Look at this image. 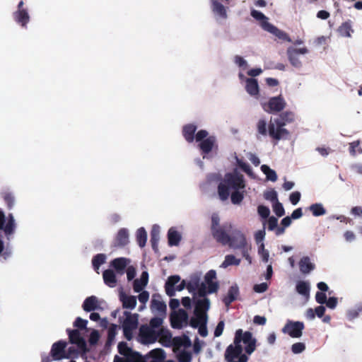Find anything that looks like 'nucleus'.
Listing matches in <instances>:
<instances>
[{"mask_svg":"<svg viewBox=\"0 0 362 362\" xmlns=\"http://www.w3.org/2000/svg\"><path fill=\"white\" fill-rule=\"evenodd\" d=\"M308 53V49L307 47H303L300 48H295L291 47L287 49V54L288 56V59L291 64L296 67L299 68L302 65V62L300 60L299 55H305Z\"/></svg>","mask_w":362,"mask_h":362,"instance_id":"obj_16","label":"nucleus"},{"mask_svg":"<svg viewBox=\"0 0 362 362\" xmlns=\"http://www.w3.org/2000/svg\"><path fill=\"white\" fill-rule=\"evenodd\" d=\"M228 245L235 249H241L247 245V240L243 232L233 225Z\"/></svg>","mask_w":362,"mask_h":362,"instance_id":"obj_12","label":"nucleus"},{"mask_svg":"<svg viewBox=\"0 0 362 362\" xmlns=\"http://www.w3.org/2000/svg\"><path fill=\"white\" fill-rule=\"evenodd\" d=\"M256 347V339L249 332H243L238 329L235 332L233 345H230L226 351V359L228 362H232L233 359L245 351L250 355L254 352Z\"/></svg>","mask_w":362,"mask_h":362,"instance_id":"obj_4","label":"nucleus"},{"mask_svg":"<svg viewBox=\"0 0 362 362\" xmlns=\"http://www.w3.org/2000/svg\"><path fill=\"white\" fill-rule=\"evenodd\" d=\"M179 283L175 288V291H181L187 288L188 291L192 294L195 303L197 300L206 298L207 294L215 293L218 289L215 270L209 271L205 274L204 281H201L199 276L194 275L191 276L187 283L184 280Z\"/></svg>","mask_w":362,"mask_h":362,"instance_id":"obj_3","label":"nucleus"},{"mask_svg":"<svg viewBox=\"0 0 362 362\" xmlns=\"http://www.w3.org/2000/svg\"><path fill=\"white\" fill-rule=\"evenodd\" d=\"M238 287L235 285L232 286L228 290L227 296L224 298L223 302L226 306H228L233 301H234L238 295Z\"/></svg>","mask_w":362,"mask_h":362,"instance_id":"obj_35","label":"nucleus"},{"mask_svg":"<svg viewBox=\"0 0 362 362\" xmlns=\"http://www.w3.org/2000/svg\"><path fill=\"white\" fill-rule=\"evenodd\" d=\"M244 88L247 93L252 98L259 100L260 97V88L255 78H248L246 80V83L244 84Z\"/></svg>","mask_w":362,"mask_h":362,"instance_id":"obj_21","label":"nucleus"},{"mask_svg":"<svg viewBox=\"0 0 362 362\" xmlns=\"http://www.w3.org/2000/svg\"><path fill=\"white\" fill-rule=\"evenodd\" d=\"M362 310V305H357L354 308L350 309L347 312V317L349 320H354L358 317L359 313Z\"/></svg>","mask_w":362,"mask_h":362,"instance_id":"obj_52","label":"nucleus"},{"mask_svg":"<svg viewBox=\"0 0 362 362\" xmlns=\"http://www.w3.org/2000/svg\"><path fill=\"white\" fill-rule=\"evenodd\" d=\"M188 322V315L184 310L175 312L171 317L172 326L175 328H181Z\"/></svg>","mask_w":362,"mask_h":362,"instance_id":"obj_22","label":"nucleus"},{"mask_svg":"<svg viewBox=\"0 0 362 362\" xmlns=\"http://www.w3.org/2000/svg\"><path fill=\"white\" fill-rule=\"evenodd\" d=\"M118 350L120 354L134 359V362L139 356V353L134 352L124 342H121L118 344Z\"/></svg>","mask_w":362,"mask_h":362,"instance_id":"obj_28","label":"nucleus"},{"mask_svg":"<svg viewBox=\"0 0 362 362\" xmlns=\"http://www.w3.org/2000/svg\"><path fill=\"white\" fill-rule=\"evenodd\" d=\"M246 182L244 175L236 169L226 173L218 185V194L221 201L230 197L233 204L240 205L245 194Z\"/></svg>","mask_w":362,"mask_h":362,"instance_id":"obj_1","label":"nucleus"},{"mask_svg":"<svg viewBox=\"0 0 362 362\" xmlns=\"http://www.w3.org/2000/svg\"><path fill=\"white\" fill-rule=\"evenodd\" d=\"M309 210L312 212L315 216H323L326 214V209L323 205L320 203L312 204L309 206Z\"/></svg>","mask_w":362,"mask_h":362,"instance_id":"obj_43","label":"nucleus"},{"mask_svg":"<svg viewBox=\"0 0 362 362\" xmlns=\"http://www.w3.org/2000/svg\"><path fill=\"white\" fill-rule=\"evenodd\" d=\"M236 161L237 165L248 175L253 176V172L250 166L246 163L243 162L241 159H239L235 153L233 156Z\"/></svg>","mask_w":362,"mask_h":362,"instance_id":"obj_44","label":"nucleus"},{"mask_svg":"<svg viewBox=\"0 0 362 362\" xmlns=\"http://www.w3.org/2000/svg\"><path fill=\"white\" fill-rule=\"evenodd\" d=\"M5 215L4 212L0 210V230H4L6 235L9 236L14 232L16 228L15 220L13 216L10 215L6 223H5Z\"/></svg>","mask_w":362,"mask_h":362,"instance_id":"obj_20","label":"nucleus"},{"mask_svg":"<svg viewBox=\"0 0 362 362\" xmlns=\"http://www.w3.org/2000/svg\"><path fill=\"white\" fill-rule=\"evenodd\" d=\"M272 207L276 216L281 217L284 214L285 211L283 205L279 201L273 203Z\"/></svg>","mask_w":362,"mask_h":362,"instance_id":"obj_57","label":"nucleus"},{"mask_svg":"<svg viewBox=\"0 0 362 362\" xmlns=\"http://www.w3.org/2000/svg\"><path fill=\"white\" fill-rule=\"evenodd\" d=\"M195 141L199 143V147L204 154H207L218 148L216 138L214 136H209L206 130L199 131L195 135Z\"/></svg>","mask_w":362,"mask_h":362,"instance_id":"obj_8","label":"nucleus"},{"mask_svg":"<svg viewBox=\"0 0 362 362\" xmlns=\"http://www.w3.org/2000/svg\"><path fill=\"white\" fill-rule=\"evenodd\" d=\"M296 289L298 293L308 298L310 296V283L305 281H298L296 283Z\"/></svg>","mask_w":362,"mask_h":362,"instance_id":"obj_33","label":"nucleus"},{"mask_svg":"<svg viewBox=\"0 0 362 362\" xmlns=\"http://www.w3.org/2000/svg\"><path fill=\"white\" fill-rule=\"evenodd\" d=\"M261 170L265 175L267 180L272 182H275L277 180V175L276 172L273 169L270 168L268 165H262L261 166Z\"/></svg>","mask_w":362,"mask_h":362,"instance_id":"obj_40","label":"nucleus"},{"mask_svg":"<svg viewBox=\"0 0 362 362\" xmlns=\"http://www.w3.org/2000/svg\"><path fill=\"white\" fill-rule=\"evenodd\" d=\"M191 345V340L185 335L174 338L173 349L175 352H177V358L179 362H191L192 353L185 351V349L189 348Z\"/></svg>","mask_w":362,"mask_h":362,"instance_id":"obj_7","label":"nucleus"},{"mask_svg":"<svg viewBox=\"0 0 362 362\" xmlns=\"http://www.w3.org/2000/svg\"><path fill=\"white\" fill-rule=\"evenodd\" d=\"M219 223V216L217 214H213L211 216V232L221 227Z\"/></svg>","mask_w":362,"mask_h":362,"instance_id":"obj_60","label":"nucleus"},{"mask_svg":"<svg viewBox=\"0 0 362 362\" xmlns=\"http://www.w3.org/2000/svg\"><path fill=\"white\" fill-rule=\"evenodd\" d=\"M303 329L304 325L303 322L288 320L282 329V332L292 338H300L303 335Z\"/></svg>","mask_w":362,"mask_h":362,"instance_id":"obj_15","label":"nucleus"},{"mask_svg":"<svg viewBox=\"0 0 362 362\" xmlns=\"http://www.w3.org/2000/svg\"><path fill=\"white\" fill-rule=\"evenodd\" d=\"M257 213L262 218H267L270 214V210L268 207L260 205L257 208Z\"/></svg>","mask_w":362,"mask_h":362,"instance_id":"obj_58","label":"nucleus"},{"mask_svg":"<svg viewBox=\"0 0 362 362\" xmlns=\"http://www.w3.org/2000/svg\"><path fill=\"white\" fill-rule=\"evenodd\" d=\"M210 308V300L208 298H204L197 300L194 315L192 319L191 324L194 327H199V333L202 337H206L208 331L206 328L207 314L206 312Z\"/></svg>","mask_w":362,"mask_h":362,"instance_id":"obj_5","label":"nucleus"},{"mask_svg":"<svg viewBox=\"0 0 362 362\" xmlns=\"http://www.w3.org/2000/svg\"><path fill=\"white\" fill-rule=\"evenodd\" d=\"M211 9L218 23L225 21L228 18L226 8L218 0H210Z\"/></svg>","mask_w":362,"mask_h":362,"instance_id":"obj_18","label":"nucleus"},{"mask_svg":"<svg viewBox=\"0 0 362 362\" xmlns=\"http://www.w3.org/2000/svg\"><path fill=\"white\" fill-rule=\"evenodd\" d=\"M138 298H139V302L145 305L148 301L149 293L148 291H141Z\"/></svg>","mask_w":362,"mask_h":362,"instance_id":"obj_62","label":"nucleus"},{"mask_svg":"<svg viewBox=\"0 0 362 362\" xmlns=\"http://www.w3.org/2000/svg\"><path fill=\"white\" fill-rule=\"evenodd\" d=\"M159 337L158 331H155L152 327L143 325L139 329V341L144 344H153L157 341Z\"/></svg>","mask_w":362,"mask_h":362,"instance_id":"obj_13","label":"nucleus"},{"mask_svg":"<svg viewBox=\"0 0 362 362\" xmlns=\"http://www.w3.org/2000/svg\"><path fill=\"white\" fill-rule=\"evenodd\" d=\"M163 319L160 317H154L151 319L149 325H146L147 327H152V328L155 331H158V333H160L162 330L165 328L162 326Z\"/></svg>","mask_w":362,"mask_h":362,"instance_id":"obj_47","label":"nucleus"},{"mask_svg":"<svg viewBox=\"0 0 362 362\" xmlns=\"http://www.w3.org/2000/svg\"><path fill=\"white\" fill-rule=\"evenodd\" d=\"M130 263V259L125 257H119L113 259L111 265L120 274H123V270Z\"/></svg>","mask_w":362,"mask_h":362,"instance_id":"obj_31","label":"nucleus"},{"mask_svg":"<svg viewBox=\"0 0 362 362\" xmlns=\"http://www.w3.org/2000/svg\"><path fill=\"white\" fill-rule=\"evenodd\" d=\"M119 299L125 308L134 309L136 305V298L134 296L125 294L122 291L119 292Z\"/></svg>","mask_w":362,"mask_h":362,"instance_id":"obj_27","label":"nucleus"},{"mask_svg":"<svg viewBox=\"0 0 362 362\" xmlns=\"http://www.w3.org/2000/svg\"><path fill=\"white\" fill-rule=\"evenodd\" d=\"M125 319L122 322V328L124 337L127 339L131 340L133 337L134 331L138 326L137 314H131L129 312H124Z\"/></svg>","mask_w":362,"mask_h":362,"instance_id":"obj_11","label":"nucleus"},{"mask_svg":"<svg viewBox=\"0 0 362 362\" xmlns=\"http://www.w3.org/2000/svg\"><path fill=\"white\" fill-rule=\"evenodd\" d=\"M338 31L341 36L350 37L351 36L352 33L354 32L352 29L351 22L346 21L341 24L339 26Z\"/></svg>","mask_w":362,"mask_h":362,"instance_id":"obj_38","label":"nucleus"},{"mask_svg":"<svg viewBox=\"0 0 362 362\" xmlns=\"http://www.w3.org/2000/svg\"><path fill=\"white\" fill-rule=\"evenodd\" d=\"M148 283V273L143 272L140 277L135 279L133 284L134 292L139 293L144 290Z\"/></svg>","mask_w":362,"mask_h":362,"instance_id":"obj_24","label":"nucleus"},{"mask_svg":"<svg viewBox=\"0 0 362 362\" xmlns=\"http://www.w3.org/2000/svg\"><path fill=\"white\" fill-rule=\"evenodd\" d=\"M180 281V277L177 275H174L168 277L165 283V292L169 296H173L175 293V286Z\"/></svg>","mask_w":362,"mask_h":362,"instance_id":"obj_26","label":"nucleus"},{"mask_svg":"<svg viewBox=\"0 0 362 362\" xmlns=\"http://www.w3.org/2000/svg\"><path fill=\"white\" fill-rule=\"evenodd\" d=\"M240 259L236 258L233 255H228L225 257V259L220 267L221 268L226 269L230 265H237L238 266L240 264Z\"/></svg>","mask_w":362,"mask_h":362,"instance_id":"obj_41","label":"nucleus"},{"mask_svg":"<svg viewBox=\"0 0 362 362\" xmlns=\"http://www.w3.org/2000/svg\"><path fill=\"white\" fill-rule=\"evenodd\" d=\"M179 283L175 288V291H181L187 288L188 291L192 294L195 303L197 300L206 298L207 294L215 293L218 289L215 270L209 271L205 274L204 281H201L199 276L194 275L191 276L187 283L184 280Z\"/></svg>","mask_w":362,"mask_h":362,"instance_id":"obj_2","label":"nucleus"},{"mask_svg":"<svg viewBox=\"0 0 362 362\" xmlns=\"http://www.w3.org/2000/svg\"><path fill=\"white\" fill-rule=\"evenodd\" d=\"M257 128L259 134L263 136L269 135V124L264 119L258 121Z\"/></svg>","mask_w":362,"mask_h":362,"instance_id":"obj_46","label":"nucleus"},{"mask_svg":"<svg viewBox=\"0 0 362 362\" xmlns=\"http://www.w3.org/2000/svg\"><path fill=\"white\" fill-rule=\"evenodd\" d=\"M233 228V224L231 223H226L223 224L222 227L212 231V235L218 242L223 245H228L230 242V235H228L227 232L231 233Z\"/></svg>","mask_w":362,"mask_h":362,"instance_id":"obj_14","label":"nucleus"},{"mask_svg":"<svg viewBox=\"0 0 362 362\" xmlns=\"http://www.w3.org/2000/svg\"><path fill=\"white\" fill-rule=\"evenodd\" d=\"M11 254L12 252L9 248H4V242L0 238V255L3 257L4 259H7L11 257Z\"/></svg>","mask_w":362,"mask_h":362,"instance_id":"obj_53","label":"nucleus"},{"mask_svg":"<svg viewBox=\"0 0 362 362\" xmlns=\"http://www.w3.org/2000/svg\"><path fill=\"white\" fill-rule=\"evenodd\" d=\"M250 14L252 18L258 21L259 25L264 30L272 34L280 40L291 42V39L288 35L285 32L279 30L275 25L270 23L269 21V18L267 17L263 13L254 8H251Z\"/></svg>","mask_w":362,"mask_h":362,"instance_id":"obj_6","label":"nucleus"},{"mask_svg":"<svg viewBox=\"0 0 362 362\" xmlns=\"http://www.w3.org/2000/svg\"><path fill=\"white\" fill-rule=\"evenodd\" d=\"M69 337L70 341L72 344H76L79 349H83L86 347V341L83 337H81L78 330L70 331L69 332Z\"/></svg>","mask_w":362,"mask_h":362,"instance_id":"obj_29","label":"nucleus"},{"mask_svg":"<svg viewBox=\"0 0 362 362\" xmlns=\"http://www.w3.org/2000/svg\"><path fill=\"white\" fill-rule=\"evenodd\" d=\"M106 259V257L103 254L97 255L93 259V266L95 270L98 273V269L101 264H103Z\"/></svg>","mask_w":362,"mask_h":362,"instance_id":"obj_49","label":"nucleus"},{"mask_svg":"<svg viewBox=\"0 0 362 362\" xmlns=\"http://www.w3.org/2000/svg\"><path fill=\"white\" fill-rule=\"evenodd\" d=\"M151 310L153 311H157L158 313H163L165 310L166 305L165 304L160 300V298L153 297L151 300Z\"/></svg>","mask_w":362,"mask_h":362,"instance_id":"obj_39","label":"nucleus"},{"mask_svg":"<svg viewBox=\"0 0 362 362\" xmlns=\"http://www.w3.org/2000/svg\"><path fill=\"white\" fill-rule=\"evenodd\" d=\"M298 267L300 272L303 274H308L315 269V264L309 257L305 256L300 259L298 262Z\"/></svg>","mask_w":362,"mask_h":362,"instance_id":"obj_23","label":"nucleus"},{"mask_svg":"<svg viewBox=\"0 0 362 362\" xmlns=\"http://www.w3.org/2000/svg\"><path fill=\"white\" fill-rule=\"evenodd\" d=\"M300 193L299 192H294L290 194L289 199L293 205H296L300 199Z\"/></svg>","mask_w":362,"mask_h":362,"instance_id":"obj_61","label":"nucleus"},{"mask_svg":"<svg viewBox=\"0 0 362 362\" xmlns=\"http://www.w3.org/2000/svg\"><path fill=\"white\" fill-rule=\"evenodd\" d=\"M160 228L158 225H153L151 230V240L154 243L159 239Z\"/></svg>","mask_w":362,"mask_h":362,"instance_id":"obj_59","label":"nucleus"},{"mask_svg":"<svg viewBox=\"0 0 362 362\" xmlns=\"http://www.w3.org/2000/svg\"><path fill=\"white\" fill-rule=\"evenodd\" d=\"M265 235H266V233H265L264 228L259 230L255 232L254 236H255V243L257 245V247H259L261 245H264V240L265 238Z\"/></svg>","mask_w":362,"mask_h":362,"instance_id":"obj_50","label":"nucleus"},{"mask_svg":"<svg viewBox=\"0 0 362 362\" xmlns=\"http://www.w3.org/2000/svg\"><path fill=\"white\" fill-rule=\"evenodd\" d=\"M264 197L267 200L274 203L278 201L277 193L275 190L271 189L264 192Z\"/></svg>","mask_w":362,"mask_h":362,"instance_id":"obj_56","label":"nucleus"},{"mask_svg":"<svg viewBox=\"0 0 362 362\" xmlns=\"http://www.w3.org/2000/svg\"><path fill=\"white\" fill-rule=\"evenodd\" d=\"M103 279L105 283L110 287L113 288L116 286V276L112 270L107 269L103 272Z\"/></svg>","mask_w":362,"mask_h":362,"instance_id":"obj_36","label":"nucleus"},{"mask_svg":"<svg viewBox=\"0 0 362 362\" xmlns=\"http://www.w3.org/2000/svg\"><path fill=\"white\" fill-rule=\"evenodd\" d=\"M234 62L243 70H245L248 67L247 62L240 56H235L234 58Z\"/></svg>","mask_w":362,"mask_h":362,"instance_id":"obj_55","label":"nucleus"},{"mask_svg":"<svg viewBox=\"0 0 362 362\" xmlns=\"http://www.w3.org/2000/svg\"><path fill=\"white\" fill-rule=\"evenodd\" d=\"M196 130L197 127L192 124H187L183 127V136L186 141H187L189 143L195 141Z\"/></svg>","mask_w":362,"mask_h":362,"instance_id":"obj_30","label":"nucleus"},{"mask_svg":"<svg viewBox=\"0 0 362 362\" xmlns=\"http://www.w3.org/2000/svg\"><path fill=\"white\" fill-rule=\"evenodd\" d=\"M305 350V344L303 342H297L291 346V351L295 354L303 353Z\"/></svg>","mask_w":362,"mask_h":362,"instance_id":"obj_54","label":"nucleus"},{"mask_svg":"<svg viewBox=\"0 0 362 362\" xmlns=\"http://www.w3.org/2000/svg\"><path fill=\"white\" fill-rule=\"evenodd\" d=\"M282 122H285V125L291 123L295 120V115L292 112H284L279 118Z\"/></svg>","mask_w":362,"mask_h":362,"instance_id":"obj_51","label":"nucleus"},{"mask_svg":"<svg viewBox=\"0 0 362 362\" xmlns=\"http://www.w3.org/2000/svg\"><path fill=\"white\" fill-rule=\"evenodd\" d=\"M136 276V269L133 266H128L127 269V277L128 281L132 280Z\"/></svg>","mask_w":362,"mask_h":362,"instance_id":"obj_64","label":"nucleus"},{"mask_svg":"<svg viewBox=\"0 0 362 362\" xmlns=\"http://www.w3.org/2000/svg\"><path fill=\"white\" fill-rule=\"evenodd\" d=\"M66 342L64 341H59L53 344L50 352L53 360L71 358V354H66Z\"/></svg>","mask_w":362,"mask_h":362,"instance_id":"obj_17","label":"nucleus"},{"mask_svg":"<svg viewBox=\"0 0 362 362\" xmlns=\"http://www.w3.org/2000/svg\"><path fill=\"white\" fill-rule=\"evenodd\" d=\"M136 239L140 247H144L147 240V233L144 228H140L136 232Z\"/></svg>","mask_w":362,"mask_h":362,"instance_id":"obj_45","label":"nucleus"},{"mask_svg":"<svg viewBox=\"0 0 362 362\" xmlns=\"http://www.w3.org/2000/svg\"><path fill=\"white\" fill-rule=\"evenodd\" d=\"M285 122L279 118L271 119L269 123V135L273 139L286 140L290 137V132L284 127Z\"/></svg>","mask_w":362,"mask_h":362,"instance_id":"obj_9","label":"nucleus"},{"mask_svg":"<svg viewBox=\"0 0 362 362\" xmlns=\"http://www.w3.org/2000/svg\"><path fill=\"white\" fill-rule=\"evenodd\" d=\"M101 302L99 300V299L94 296H90L87 298L83 304V308L86 312H90L95 310H98L101 308Z\"/></svg>","mask_w":362,"mask_h":362,"instance_id":"obj_25","label":"nucleus"},{"mask_svg":"<svg viewBox=\"0 0 362 362\" xmlns=\"http://www.w3.org/2000/svg\"><path fill=\"white\" fill-rule=\"evenodd\" d=\"M168 243L170 246L178 245L180 240L181 235L174 228H170L168 233Z\"/></svg>","mask_w":362,"mask_h":362,"instance_id":"obj_34","label":"nucleus"},{"mask_svg":"<svg viewBox=\"0 0 362 362\" xmlns=\"http://www.w3.org/2000/svg\"><path fill=\"white\" fill-rule=\"evenodd\" d=\"M286 105L284 98L281 95L271 97L267 101H262V109L268 113H276L283 110Z\"/></svg>","mask_w":362,"mask_h":362,"instance_id":"obj_10","label":"nucleus"},{"mask_svg":"<svg viewBox=\"0 0 362 362\" xmlns=\"http://www.w3.org/2000/svg\"><path fill=\"white\" fill-rule=\"evenodd\" d=\"M129 233L127 229L122 228L117 234V241L119 245H124L128 243Z\"/></svg>","mask_w":362,"mask_h":362,"instance_id":"obj_48","label":"nucleus"},{"mask_svg":"<svg viewBox=\"0 0 362 362\" xmlns=\"http://www.w3.org/2000/svg\"><path fill=\"white\" fill-rule=\"evenodd\" d=\"M267 223L269 230H273L277 226L278 219L274 216L269 217Z\"/></svg>","mask_w":362,"mask_h":362,"instance_id":"obj_63","label":"nucleus"},{"mask_svg":"<svg viewBox=\"0 0 362 362\" xmlns=\"http://www.w3.org/2000/svg\"><path fill=\"white\" fill-rule=\"evenodd\" d=\"M165 356V352L163 349H156L151 351L145 357L139 355L135 362H163Z\"/></svg>","mask_w":362,"mask_h":362,"instance_id":"obj_19","label":"nucleus"},{"mask_svg":"<svg viewBox=\"0 0 362 362\" xmlns=\"http://www.w3.org/2000/svg\"><path fill=\"white\" fill-rule=\"evenodd\" d=\"M257 254L262 262L265 264H269V262H271L269 252L268 250L265 249L264 245H261L257 247Z\"/></svg>","mask_w":362,"mask_h":362,"instance_id":"obj_42","label":"nucleus"},{"mask_svg":"<svg viewBox=\"0 0 362 362\" xmlns=\"http://www.w3.org/2000/svg\"><path fill=\"white\" fill-rule=\"evenodd\" d=\"M14 18L16 21L22 26H25L30 20L29 14L25 9L18 10L14 13Z\"/></svg>","mask_w":362,"mask_h":362,"instance_id":"obj_32","label":"nucleus"},{"mask_svg":"<svg viewBox=\"0 0 362 362\" xmlns=\"http://www.w3.org/2000/svg\"><path fill=\"white\" fill-rule=\"evenodd\" d=\"M159 341L163 344L164 346H170V344L173 345V339H172L171 334L169 330L167 329H164L159 333Z\"/></svg>","mask_w":362,"mask_h":362,"instance_id":"obj_37","label":"nucleus"}]
</instances>
